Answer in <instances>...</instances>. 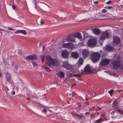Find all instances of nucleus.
I'll return each mask as SVG.
<instances>
[{
	"label": "nucleus",
	"mask_w": 123,
	"mask_h": 123,
	"mask_svg": "<svg viewBox=\"0 0 123 123\" xmlns=\"http://www.w3.org/2000/svg\"><path fill=\"white\" fill-rule=\"evenodd\" d=\"M46 59L48 60L47 64L50 67L52 66H57L59 65V61L57 59H54L49 55L46 56Z\"/></svg>",
	"instance_id": "obj_1"
},
{
	"label": "nucleus",
	"mask_w": 123,
	"mask_h": 123,
	"mask_svg": "<svg viewBox=\"0 0 123 123\" xmlns=\"http://www.w3.org/2000/svg\"><path fill=\"white\" fill-rule=\"evenodd\" d=\"M101 57L100 54L98 52H93L91 55V59L94 62H96L99 60Z\"/></svg>",
	"instance_id": "obj_2"
},
{
	"label": "nucleus",
	"mask_w": 123,
	"mask_h": 123,
	"mask_svg": "<svg viewBox=\"0 0 123 123\" xmlns=\"http://www.w3.org/2000/svg\"><path fill=\"white\" fill-rule=\"evenodd\" d=\"M97 40L95 38H91L87 42V45L89 47H93L95 46Z\"/></svg>",
	"instance_id": "obj_3"
},
{
	"label": "nucleus",
	"mask_w": 123,
	"mask_h": 123,
	"mask_svg": "<svg viewBox=\"0 0 123 123\" xmlns=\"http://www.w3.org/2000/svg\"><path fill=\"white\" fill-rule=\"evenodd\" d=\"M112 64L113 68L115 69H117L119 68L121 65L120 62L117 60L113 61L112 62Z\"/></svg>",
	"instance_id": "obj_4"
},
{
	"label": "nucleus",
	"mask_w": 123,
	"mask_h": 123,
	"mask_svg": "<svg viewBox=\"0 0 123 123\" xmlns=\"http://www.w3.org/2000/svg\"><path fill=\"white\" fill-rule=\"evenodd\" d=\"M109 36V33L107 32H105L102 33L100 37V39L103 40L105 39L106 38L108 37Z\"/></svg>",
	"instance_id": "obj_5"
},
{
	"label": "nucleus",
	"mask_w": 123,
	"mask_h": 123,
	"mask_svg": "<svg viewBox=\"0 0 123 123\" xmlns=\"http://www.w3.org/2000/svg\"><path fill=\"white\" fill-rule=\"evenodd\" d=\"M63 46L65 48L68 49H73L74 48L73 44L71 43L64 44L63 45Z\"/></svg>",
	"instance_id": "obj_6"
},
{
	"label": "nucleus",
	"mask_w": 123,
	"mask_h": 123,
	"mask_svg": "<svg viewBox=\"0 0 123 123\" xmlns=\"http://www.w3.org/2000/svg\"><path fill=\"white\" fill-rule=\"evenodd\" d=\"M110 60L109 59H104L101 61V65L102 66H104L109 64Z\"/></svg>",
	"instance_id": "obj_7"
},
{
	"label": "nucleus",
	"mask_w": 123,
	"mask_h": 123,
	"mask_svg": "<svg viewBox=\"0 0 123 123\" xmlns=\"http://www.w3.org/2000/svg\"><path fill=\"white\" fill-rule=\"evenodd\" d=\"M82 54L83 57H86L89 54V52L88 50L84 49L82 52Z\"/></svg>",
	"instance_id": "obj_8"
},
{
	"label": "nucleus",
	"mask_w": 123,
	"mask_h": 123,
	"mask_svg": "<svg viewBox=\"0 0 123 123\" xmlns=\"http://www.w3.org/2000/svg\"><path fill=\"white\" fill-rule=\"evenodd\" d=\"M92 30L93 33L97 35H98L101 34L100 31L98 28H94Z\"/></svg>",
	"instance_id": "obj_9"
},
{
	"label": "nucleus",
	"mask_w": 123,
	"mask_h": 123,
	"mask_svg": "<svg viewBox=\"0 0 123 123\" xmlns=\"http://www.w3.org/2000/svg\"><path fill=\"white\" fill-rule=\"evenodd\" d=\"M68 52L67 50L65 49L62 52V56L64 58H67L68 56Z\"/></svg>",
	"instance_id": "obj_10"
},
{
	"label": "nucleus",
	"mask_w": 123,
	"mask_h": 123,
	"mask_svg": "<svg viewBox=\"0 0 123 123\" xmlns=\"http://www.w3.org/2000/svg\"><path fill=\"white\" fill-rule=\"evenodd\" d=\"M67 40L68 41H70L73 43L75 42V40L74 37L73 36L68 37L67 38Z\"/></svg>",
	"instance_id": "obj_11"
},
{
	"label": "nucleus",
	"mask_w": 123,
	"mask_h": 123,
	"mask_svg": "<svg viewBox=\"0 0 123 123\" xmlns=\"http://www.w3.org/2000/svg\"><path fill=\"white\" fill-rule=\"evenodd\" d=\"M14 32L16 33H21L24 35H26L27 34V32L26 31L23 30H17Z\"/></svg>",
	"instance_id": "obj_12"
},
{
	"label": "nucleus",
	"mask_w": 123,
	"mask_h": 123,
	"mask_svg": "<svg viewBox=\"0 0 123 123\" xmlns=\"http://www.w3.org/2000/svg\"><path fill=\"white\" fill-rule=\"evenodd\" d=\"M36 55H33L27 56L26 57V59L32 60L36 59Z\"/></svg>",
	"instance_id": "obj_13"
},
{
	"label": "nucleus",
	"mask_w": 123,
	"mask_h": 123,
	"mask_svg": "<svg viewBox=\"0 0 123 123\" xmlns=\"http://www.w3.org/2000/svg\"><path fill=\"white\" fill-rule=\"evenodd\" d=\"M106 50L107 51H113L114 49V47L108 45L105 46Z\"/></svg>",
	"instance_id": "obj_14"
},
{
	"label": "nucleus",
	"mask_w": 123,
	"mask_h": 123,
	"mask_svg": "<svg viewBox=\"0 0 123 123\" xmlns=\"http://www.w3.org/2000/svg\"><path fill=\"white\" fill-rule=\"evenodd\" d=\"M113 40L116 43H118L120 42V38L117 36H114L113 37Z\"/></svg>",
	"instance_id": "obj_15"
},
{
	"label": "nucleus",
	"mask_w": 123,
	"mask_h": 123,
	"mask_svg": "<svg viewBox=\"0 0 123 123\" xmlns=\"http://www.w3.org/2000/svg\"><path fill=\"white\" fill-rule=\"evenodd\" d=\"M74 36L75 38V37H76L79 39H80L82 38V35L81 34L79 33H75L74 34Z\"/></svg>",
	"instance_id": "obj_16"
},
{
	"label": "nucleus",
	"mask_w": 123,
	"mask_h": 123,
	"mask_svg": "<svg viewBox=\"0 0 123 123\" xmlns=\"http://www.w3.org/2000/svg\"><path fill=\"white\" fill-rule=\"evenodd\" d=\"M71 56L74 58H76L79 56V54L76 52H73L71 53Z\"/></svg>",
	"instance_id": "obj_17"
},
{
	"label": "nucleus",
	"mask_w": 123,
	"mask_h": 123,
	"mask_svg": "<svg viewBox=\"0 0 123 123\" xmlns=\"http://www.w3.org/2000/svg\"><path fill=\"white\" fill-rule=\"evenodd\" d=\"M84 71L85 72H88L91 71V69L90 66L88 65H86L84 68Z\"/></svg>",
	"instance_id": "obj_18"
},
{
	"label": "nucleus",
	"mask_w": 123,
	"mask_h": 123,
	"mask_svg": "<svg viewBox=\"0 0 123 123\" xmlns=\"http://www.w3.org/2000/svg\"><path fill=\"white\" fill-rule=\"evenodd\" d=\"M83 62V60L82 58H80L78 62V64L79 66L78 67H79L80 66L82 65Z\"/></svg>",
	"instance_id": "obj_19"
},
{
	"label": "nucleus",
	"mask_w": 123,
	"mask_h": 123,
	"mask_svg": "<svg viewBox=\"0 0 123 123\" xmlns=\"http://www.w3.org/2000/svg\"><path fill=\"white\" fill-rule=\"evenodd\" d=\"M64 74L62 72L60 71L59 72L58 75L62 79L64 78Z\"/></svg>",
	"instance_id": "obj_20"
},
{
	"label": "nucleus",
	"mask_w": 123,
	"mask_h": 123,
	"mask_svg": "<svg viewBox=\"0 0 123 123\" xmlns=\"http://www.w3.org/2000/svg\"><path fill=\"white\" fill-rule=\"evenodd\" d=\"M68 64H69L67 62H66L63 63L62 65V66L63 67L66 68V67H67L68 66Z\"/></svg>",
	"instance_id": "obj_21"
},
{
	"label": "nucleus",
	"mask_w": 123,
	"mask_h": 123,
	"mask_svg": "<svg viewBox=\"0 0 123 123\" xmlns=\"http://www.w3.org/2000/svg\"><path fill=\"white\" fill-rule=\"evenodd\" d=\"M43 68L45 69V70L47 72H50V70L49 68L48 67L44 65L43 66Z\"/></svg>",
	"instance_id": "obj_22"
},
{
	"label": "nucleus",
	"mask_w": 123,
	"mask_h": 123,
	"mask_svg": "<svg viewBox=\"0 0 123 123\" xmlns=\"http://www.w3.org/2000/svg\"><path fill=\"white\" fill-rule=\"evenodd\" d=\"M83 116L81 114L80 115L79 114H77L76 115V118L78 119H81Z\"/></svg>",
	"instance_id": "obj_23"
},
{
	"label": "nucleus",
	"mask_w": 123,
	"mask_h": 123,
	"mask_svg": "<svg viewBox=\"0 0 123 123\" xmlns=\"http://www.w3.org/2000/svg\"><path fill=\"white\" fill-rule=\"evenodd\" d=\"M72 68V66L68 64V66L66 67V68L68 70H70Z\"/></svg>",
	"instance_id": "obj_24"
},
{
	"label": "nucleus",
	"mask_w": 123,
	"mask_h": 123,
	"mask_svg": "<svg viewBox=\"0 0 123 123\" xmlns=\"http://www.w3.org/2000/svg\"><path fill=\"white\" fill-rule=\"evenodd\" d=\"M113 104L115 107H117L118 106V104L117 102L114 101Z\"/></svg>",
	"instance_id": "obj_25"
},
{
	"label": "nucleus",
	"mask_w": 123,
	"mask_h": 123,
	"mask_svg": "<svg viewBox=\"0 0 123 123\" xmlns=\"http://www.w3.org/2000/svg\"><path fill=\"white\" fill-rule=\"evenodd\" d=\"M117 111L121 115L123 114V111L118 110Z\"/></svg>",
	"instance_id": "obj_26"
},
{
	"label": "nucleus",
	"mask_w": 123,
	"mask_h": 123,
	"mask_svg": "<svg viewBox=\"0 0 123 123\" xmlns=\"http://www.w3.org/2000/svg\"><path fill=\"white\" fill-rule=\"evenodd\" d=\"M113 91V90L112 89H111L110 91H108V93L110 94L111 96L112 94Z\"/></svg>",
	"instance_id": "obj_27"
},
{
	"label": "nucleus",
	"mask_w": 123,
	"mask_h": 123,
	"mask_svg": "<svg viewBox=\"0 0 123 123\" xmlns=\"http://www.w3.org/2000/svg\"><path fill=\"white\" fill-rule=\"evenodd\" d=\"M101 120V118H99V119L97 120L95 122V123H99L100 122Z\"/></svg>",
	"instance_id": "obj_28"
},
{
	"label": "nucleus",
	"mask_w": 123,
	"mask_h": 123,
	"mask_svg": "<svg viewBox=\"0 0 123 123\" xmlns=\"http://www.w3.org/2000/svg\"><path fill=\"white\" fill-rule=\"evenodd\" d=\"M6 80L7 82H9L10 81V78L8 76H6Z\"/></svg>",
	"instance_id": "obj_29"
},
{
	"label": "nucleus",
	"mask_w": 123,
	"mask_h": 123,
	"mask_svg": "<svg viewBox=\"0 0 123 123\" xmlns=\"http://www.w3.org/2000/svg\"><path fill=\"white\" fill-rule=\"evenodd\" d=\"M46 112H47V110H46V109H44L42 111V112L44 114H45L46 113Z\"/></svg>",
	"instance_id": "obj_30"
},
{
	"label": "nucleus",
	"mask_w": 123,
	"mask_h": 123,
	"mask_svg": "<svg viewBox=\"0 0 123 123\" xmlns=\"http://www.w3.org/2000/svg\"><path fill=\"white\" fill-rule=\"evenodd\" d=\"M73 76H75L76 77H79L80 76V74H73Z\"/></svg>",
	"instance_id": "obj_31"
},
{
	"label": "nucleus",
	"mask_w": 123,
	"mask_h": 123,
	"mask_svg": "<svg viewBox=\"0 0 123 123\" xmlns=\"http://www.w3.org/2000/svg\"><path fill=\"white\" fill-rule=\"evenodd\" d=\"M8 30H11V31H15L16 29L14 30L12 28H10L8 27Z\"/></svg>",
	"instance_id": "obj_32"
},
{
	"label": "nucleus",
	"mask_w": 123,
	"mask_h": 123,
	"mask_svg": "<svg viewBox=\"0 0 123 123\" xmlns=\"http://www.w3.org/2000/svg\"><path fill=\"white\" fill-rule=\"evenodd\" d=\"M107 11L106 10L103 9L102 10V13H105L107 12Z\"/></svg>",
	"instance_id": "obj_33"
},
{
	"label": "nucleus",
	"mask_w": 123,
	"mask_h": 123,
	"mask_svg": "<svg viewBox=\"0 0 123 123\" xmlns=\"http://www.w3.org/2000/svg\"><path fill=\"white\" fill-rule=\"evenodd\" d=\"M32 64L33 65V66L34 67L37 66V64L35 62H32Z\"/></svg>",
	"instance_id": "obj_34"
},
{
	"label": "nucleus",
	"mask_w": 123,
	"mask_h": 123,
	"mask_svg": "<svg viewBox=\"0 0 123 123\" xmlns=\"http://www.w3.org/2000/svg\"><path fill=\"white\" fill-rule=\"evenodd\" d=\"M18 70V67L17 66H14V70L17 71Z\"/></svg>",
	"instance_id": "obj_35"
},
{
	"label": "nucleus",
	"mask_w": 123,
	"mask_h": 123,
	"mask_svg": "<svg viewBox=\"0 0 123 123\" xmlns=\"http://www.w3.org/2000/svg\"><path fill=\"white\" fill-rule=\"evenodd\" d=\"M40 25H42L44 24V22L43 20H41L40 21Z\"/></svg>",
	"instance_id": "obj_36"
},
{
	"label": "nucleus",
	"mask_w": 123,
	"mask_h": 123,
	"mask_svg": "<svg viewBox=\"0 0 123 123\" xmlns=\"http://www.w3.org/2000/svg\"><path fill=\"white\" fill-rule=\"evenodd\" d=\"M112 1L111 0H109L108 1L106 2V3L108 4H109L111 3Z\"/></svg>",
	"instance_id": "obj_37"
},
{
	"label": "nucleus",
	"mask_w": 123,
	"mask_h": 123,
	"mask_svg": "<svg viewBox=\"0 0 123 123\" xmlns=\"http://www.w3.org/2000/svg\"><path fill=\"white\" fill-rule=\"evenodd\" d=\"M44 57V56H42V57L41 58L42 62H43Z\"/></svg>",
	"instance_id": "obj_38"
},
{
	"label": "nucleus",
	"mask_w": 123,
	"mask_h": 123,
	"mask_svg": "<svg viewBox=\"0 0 123 123\" xmlns=\"http://www.w3.org/2000/svg\"><path fill=\"white\" fill-rule=\"evenodd\" d=\"M104 115L103 114H101L100 116V118H101V119H102V118L104 116Z\"/></svg>",
	"instance_id": "obj_39"
},
{
	"label": "nucleus",
	"mask_w": 123,
	"mask_h": 123,
	"mask_svg": "<svg viewBox=\"0 0 123 123\" xmlns=\"http://www.w3.org/2000/svg\"><path fill=\"white\" fill-rule=\"evenodd\" d=\"M0 31H4V30L3 29H0ZM0 34H1V35H2V33L0 31Z\"/></svg>",
	"instance_id": "obj_40"
},
{
	"label": "nucleus",
	"mask_w": 123,
	"mask_h": 123,
	"mask_svg": "<svg viewBox=\"0 0 123 123\" xmlns=\"http://www.w3.org/2000/svg\"><path fill=\"white\" fill-rule=\"evenodd\" d=\"M12 6L13 9L14 10L16 8V7L14 5H12Z\"/></svg>",
	"instance_id": "obj_41"
},
{
	"label": "nucleus",
	"mask_w": 123,
	"mask_h": 123,
	"mask_svg": "<svg viewBox=\"0 0 123 123\" xmlns=\"http://www.w3.org/2000/svg\"><path fill=\"white\" fill-rule=\"evenodd\" d=\"M112 7L111 6H109L108 7V9H110L112 8Z\"/></svg>",
	"instance_id": "obj_42"
},
{
	"label": "nucleus",
	"mask_w": 123,
	"mask_h": 123,
	"mask_svg": "<svg viewBox=\"0 0 123 123\" xmlns=\"http://www.w3.org/2000/svg\"><path fill=\"white\" fill-rule=\"evenodd\" d=\"M18 53L20 55L21 53V51L19 50Z\"/></svg>",
	"instance_id": "obj_43"
},
{
	"label": "nucleus",
	"mask_w": 123,
	"mask_h": 123,
	"mask_svg": "<svg viewBox=\"0 0 123 123\" xmlns=\"http://www.w3.org/2000/svg\"><path fill=\"white\" fill-rule=\"evenodd\" d=\"M15 91L13 92L12 93V95H14L15 94Z\"/></svg>",
	"instance_id": "obj_44"
},
{
	"label": "nucleus",
	"mask_w": 123,
	"mask_h": 123,
	"mask_svg": "<svg viewBox=\"0 0 123 123\" xmlns=\"http://www.w3.org/2000/svg\"><path fill=\"white\" fill-rule=\"evenodd\" d=\"M115 112L116 111L115 110L113 111L112 112V113L114 114Z\"/></svg>",
	"instance_id": "obj_45"
},
{
	"label": "nucleus",
	"mask_w": 123,
	"mask_h": 123,
	"mask_svg": "<svg viewBox=\"0 0 123 123\" xmlns=\"http://www.w3.org/2000/svg\"><path fill=\"white\" fill-rule=\"evenodd\" d=\"M73 75L71 73H70L69 74V76L70 77H72V76H73Z\"/></svg>",
	"instance_id": "obj_46"
},
{
	"label": "nucleus",
	"mask_w": 123,
	"mask_h": 123,
	"mask_svg": "<svg viewBox=\"0 0 123 123\" xmlns=\"http://www.w3.org/2000/svg\"><path fill=\"white\" fill-rule=\"evenodd\" d=\"M89 114V112H86L85 113V115H88Z\"/></svg>",
	"instance_id": "obj_47"
},
{
	"label": "nucleus",
	"mask_w": 123,
	"mask_h": 123,
	"mask_svg": "<svg viewBox=\"0 0 123 123\" xmlns=\"http://www.w3.org/2000/svg\"><path fill=\"white\" fill-rule=\"evenodd\" d=\"M98 1H95L94 2V4H97L98 3Z\"/></svg>",
	"instance_id": "obj_48"
},
{
	"label": "nucleus",
	"mask_w": 123,
	"mask_h": 123,
	"mask_svg": "<svg viewBox=\"0 0 123 123\" xmlns=\"http://www.w3.org/2000/svg\"><path fill=\"white\" fill-rule=\"evenodd\" d=\"M37 2H35V3H34V5H37Z\"/></svg>",
	"instance_id": "obj_49"
},
{
	"label": "nucleus",
	"mask_w": 123,
	"mask_h": 123,
	"mask_svg": "<svg viewBox=\"0 0 123 123\" xmlns=\"http://www.w3.org/2000/svg\"><path fill=\"white\" fill-rule=\"evenodd\" d=\"M45 47H44V46H43V50H44V49H45Z\"/></svg>",
	"instance_id": "obj_50"
},
{
	"label": "nucleus",
	"mask_w": 123,
	"mask_h": 123,
	"mask_svg": "<svg viewBox=\"0 0 123 123\" xmlns=\"http://www.w3.org/2000/svg\"><path fill=\"white\" fill-rule=\"evenodd\" d=\"M45 5H46L47 6H48L49 7V6H48V5H47V4H45V3H44V4Z\"/></svg>",
	"instance_id": "obj_51"
},
{
	"label": "nucleus",
	"mask_w": 123,
	"mask_h": 123,
	"mask_svg": "<svg viewBox=\"0 0 123 123\" xmlns=\"http://www.w3.org/2000/svg\"><path fill=\"white\" fill-rule=\"evenodd\" d=\"M1 76V73H0V76Z\"/></svg>",
	"instance_id": "obj_52"
},
{
	"label": "nucleus",
	"mask_w": 123,
	"mask_h": 123,
	"mask_svg": "<svg viewBox=\"0 0 123 123\" xmlns=\"http://www.w3.org/2000/svg\"><path fill=\"white\" fill-rule=\"evenodd\" d=\"M41 3H43V4H44V3H44L42 2H41Z\"/></svg>",
	"instance_id": "obj_53"
},
{
	"label": "nucleus",
	"mask_w": 123,
	"mask_h": 123,
	"mask_svg": "<svg viewBox=\"0 0 123 123\" xmlns=\"http://www.w3.org/2000/svg\"><path fill=\"white\" fill-rule=\"evenodd\" d=\"M50 111V112H52V111Z\"/></svg>",
	"instance_id": "obj_54"
}]
</instances>
